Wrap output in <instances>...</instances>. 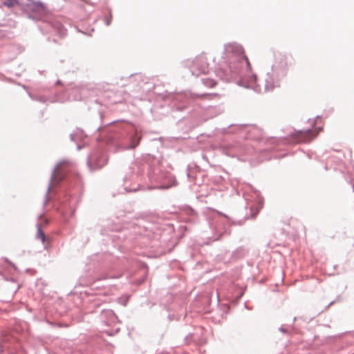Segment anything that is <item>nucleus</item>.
Here are the masks:
<instances>
[{
  "label": "nucleus",
  "mask_w": 354,
  "mask_h": 354,
  "mask_svg": "<svg viewBox=\"0 0 354 354\" xmlns=\"http://www.w3.org/2000/svg\"><path fill=\"white\" fill-rule=\"evenodd\" d=\"M215 84H216V83H214H214H212V85H211V86H214Z\"/></svg>",
  "instance_id": "8"
},
{
  "label": "nucleus",
  "mask_w": 354,
  "mask_h": 354,
  "mask_svg": "<svg viewBox=\"0 0 354 354\" xmlns=\"http://www.w3.org/2000/svg\"><path fill=\"white\" fill-rule=\"evenodd\" d=\"M68 166L69 162L66 160L61 161L57 165L51 177L53 185L58 183L64 178L65 169Z\"/></svg>",
  "instance_id": "2"
},
{
  "label": "nucleus",
  "mask_w": 354,
  "mask_h": 354,
  "mask_svg": "<svg viewBox=\"0 0 354 354\" xmlns=\"http://www.w3.org/2000/svg\"><path fill=\"white\" fill-rule=\"evenodd\" d=\"M101 167H102V165H99L97 167H94L92 168V169H97V168H100Z\"/></svg>",
  "instance_id": "7"
},
{
  "label": "nucleus",
  "mask_w": 354,
  "mask_h": 354,
  "mask_svg": "<svg viewBox=\"0 0 354 354\" xmlns=\"http://www.w3.org/2000/svg\"><path fill=\"white\" fill-rule=\"evenodd\" d=\"M36 236L38 239L41 240L42 243H44V244L46 243V242L47 241V238L40 226L37 227V232Z\"/></svg>",
  "instance_id": "4"
},
{
  "label": "nucleus",
  "mask_w": 354,
  "mask_h": 354,
  "mask_svg": "<svg viewBox=\"0 0 354 354\" xmlns=\"http://www.w3.org/2000/svg\"><path fill=\"white\" fill-rule=\"evenodd\" d=\"M192 71L196 75L207 73L208 72V64L206 62V58L203 56L196 57L192 63Z\"/></svg>",
  "instance_id": "1"
},
{
  "label": "nucleus",
  "mask_w": 354,
  "mask_h": 354,
  "mask_svg": "<svg viewBox=\"0 0 354 354\" xmlns=\"http://www.w3.org/2000/svg\"><path fill=\"white\" fill-rule=\"evenodd\" d=\"M318 133L319 131L315 132V131L313 129L299 131L295 133L294 138L297 142H308L311 141Z\"/></svg>",
  "instance_id": "3"
},
{
  "label": "nucleus",
  "mask_w": 354,
  "mask_h": 354,
  "mask_svg": "<svg viewBox=\"0 0 354 354\" xmlns=\"http://www.w3.org/2000/svg\"><path fill=\"white\" fill-rule=\"evenodd\" d=\"M19 4V2L18 0H5L3 1V5L10 8L17 6Z\"/></svg>",
  "instance_id": "5"
},
{
  "label": "nucleus",
  "mask_w": 354,
  "mask_h": 354,
  "mask_svg": "<svg viewBox=\"0 0 354 354\" xmlns=\"http://www.w3.org/2000/svg\"><path fill=\"white\" fill-rule=\"evenodd\" d=\"M244 59L246 61V63H247V65H248V68H250L251 66H250V63L248 57L246 56H244Z\"/></svg>",
  "instance_id": "6"
}]
</instances>
